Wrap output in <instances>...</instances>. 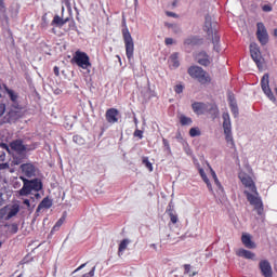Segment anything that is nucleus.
Wrapping results in <instances>:
<instances>
[{
  "mask_svg": "<svg viewBox=\"0 0 277 277\" xmlns=\"http://www.w3.org/2000/svg\"><path fill=\"white\" fill-rule=\"evenodd\" d=\"M203 31L208 34V36L212 37L213 49L216 53L222 51L220 49V36L217 35V22L213 21V17L206 16V22L203 26Z\"/></svg>",
  "mask_w": 277,
  "mask_h": 277,
  "instance_id": "obj_1",
  "label": "nucleus"
},
{
  "mask_svg": "<svg viewBox=\"0 0 277 277\" xmlns=\"http://www.w3.org/2000/svg\"><path fill=\"white\" fill-rule=\"evenodd\" d=\"M10 148L14 153H16L13 155V160H12L13 166H21V163H23V159H25V153L27 151V146L23 144V141L16 140L10 144Z\"/></svg>",
  "mask_w": 277,
  "mask_h": 277,
  "instance_id": "obj_2",
  "label": "nucleus"
},
{
  "mask_svg": "<svg viewBox=\"0 0 277 277\" xmlns=\"http://www.w3.org/2000/svg\"><path fill=\"white\" fill-rule=\"evenodd\" d=\"M24 185L23 187L17 192L18 196H29L31 192H40L42 189V181L39 179L35 180H27L25 177H21Z\"/></svg>",
  "mask_w": 277,
  "mask_h": 277,
  "instance_id": "obj_3",
  "label": "nucleus"
},
{
  "mask_svg": "<svg viewBox=\"0 0 277 277\" xmlns=\"http://www.w3.org/2000/svg\"><path fill=\"white\" fill-rule=\"evenodd\" d=\"M122 38L126 47V55L131 62L133 60V55L135 53V42L133 41V37L131 36V32L129 31V28L127 27V24H124V28L122 29Z\"/></svg>",
  "mask_w": 277,
  "mask_h": 277,
  "instance_id": "obj_4",
  "label": "nucleus"
},
{
  "mask_svg": "<svg viewBox=\"0 0 277 277\" xmlns=\"http://www.w3.org/2000/svg\"><path fill=\"white\" fill-rule=\"evenodd\" d=\"M71 64L79 66L82 70H90L92 68V63H90V56L88 53L82 51H76L72 58Z\"/></svg>",
  "mask_w": 277,
  "mask_h": 277,
  "instance_id": "obj_5",
  "label": "nucleus"
},
{
  "mask_svg": "<svg viewBox=\"0 0 277 277\" xmlns=\"http://www.w3.org/2000/svg\"><path fill=\"white\" fill-rule=\"evenodd\" d=\"M223 131L225 140L232 148H235V140L233 138V123L230 122V115L228 113H223Z\"/></svg>",
  "mask_w": 277,
  "mask_h": 277,
  "instance_id": "obj_6",
  "label": "nucleus"
},
{
  "mask_svg": "<svg viewBox=\"0 0 277 277\" xmlns=\"http://www.w3.org/2000/svg\"><path fill=\"white\" fill-rule=\"evenodd\" d=\"M245 194L247 196V200L254 207L258 215H263V200L261 199V196H259V192L255 188V192H248L245 190Z\"/></svg>",
  "mask_w": 277,
  "mask_h": 277,
  "instance_id": "obj_7",
  "label": "nucleus"
},
{
  "mask_svg": "<svg viewBox=\"0 0 277 277\" xmlns=\"http://www.w3.org/2000/svg\"><path fill=\"white\" fill-rule=\"evenodd\" d=\"M188 75L193 79H197L199 83H209V81H211V79L209 78V74H207V71H205V69L199 66H190L188 68Z\"/></svg>",
  "mask_w": 277,
  "mask_h": 277,
  "instance_id": "obj_8",
  "label": "nucleus"
},
{
  "mask_svg": "<svg viewBox=\"0 0 277 277\" xmlns=\"http://www.w3.org/2000/svg\"><path fill=\"white\" fill-rule=\"evenodd\" d=\"M18 211H21V206L16 203L11 207H4L0 209V220H12V217L18 215Z\"/></svg>",
  "mask_w": 277,
  "mask_h": 277,
  "instance_id": "obj_9",
  "label": "nucleus"
},
{
  "mask_svg": "<svg viewBox=\"0 0 277 277\" xmlns=\"http://www.w3.org/2000/svg\"><path fill=\"white\" fill-rule=\"evenodd\" d=\"M261 88H262L265 96H267V98H269V101H272L273 103H276V96H274V93L272 92V89L269 88V74H265L262 77Z\"/></svg>",
  "mask_w": 277,
  "mask_h": 277,
  "instance_id": "obj_10",
  "label": "nucleus"
},
{
  "mask_svg": "<svg viewBox=\"0 0 277 277\" xmlns=\"http://www.w3.org/2000/svg\"><path fill=\"white\" fill-rule=\"evenodd\" d=\"M250 53L253 62H255L259 70H263V62H261V50L259 49V44L251 43L250 44Z\"/></svg>",
  "mask_w": 277,
  "mask_h": 277,
  "instance_id": "obj_11",
  "label": "nucleus"
},
{
  "mask_svg": "<svg viewBox=\"0 0 277 277\" xmlns=\"http://www.w3.org/2000/svg\"><path fill=\"white\" fill-rule=\"evenodd\" d=\"M256 27V37L259 42L262 45L267 44V42H269V35L267 34V28H265V25L263 23H258Z\"/></svg>",
  "mask_w": 277,
  "mask_h": 277,
  "instance_id": "obj_12",
  "label": "nucleus"
},
{
  "mask_svg": "<svg viewBox=\"0 0 277 277\" xmlns=\"http://www.w3.org/2000/svg\"><path fill=\"white\" fill-rule=\"evenodd\" d=\"M260 272L264 277H273L274 271L272 269V263L267 260H261L259 263Z\"/></svg>",
  "mask_w": 277,
  "mask_h": 277,
  "instance_id": "obj_13",
  "label": "nucleus"
},
{
  "mask_svg": "<svg viewBox=\"0 0 277 277\" xmlns=\"http://www.w3.org/2000/svg\"><path fill=\"white\" fill-rule=\"evenodd\" d=\"M239 179L242 185H245V187H247L250 192H256V185H254V181H252V177H250V175L240 172Z\"/></svg>",
  "mask_w": 277,
  "mask_h": 277,
  "instance_id": "obj_14",
  "label": "nucleus"
},
{
  "mask_svg": "<svg viewBox=\"0 0 277 277\" xmlns=\"http://www.w3.org/2000/svg\"><path fill=\"white\" fill-rule=\"evenodd\" d=\"M106 120L109 124H116L118 122V117L120 116V111L116 108H109L106 110Z\"/></svg>",
  "mask_w": 277,
  "mask_h": 277,
  "instance_id": "obj_15",
  "label": "nucleus"
},
{
  "mask_svg": "<svg viewBox=\"0 0 277 277\" xmlns=\"http://www.w3.org/2000/svg\"><path fill=\"white\" fill-rule=\"evenodd\" d=\"M237 256H240L241 259H247L248 261H256V253L247 250V249H238L236 251Z\"/></svg>",
  "mask_w": 277,
  "mask_h": 277,
  "instance_id": "obj_16",
  "label": "nucleus"
},
{
  "mask_svg": "<svg viewBox=\"0 0 277 277\" xmlns=\"http://www.w3.org/2000/svg\"><path fill=\"white\" fill-rule=\"evenodd\" d=\"M241 241L245 248H248L249 250L256 249V242L252 240V235L250 234H242Z\"/></svg>",
  "mask_w": 277,
  "mask_h": 277,
  "instance_id": "obj_17",
  "label": "nucleus"
},
{
  "mask_svg": "<svg viewBox=\"0 0 277 277\" xmlns=\"http://www.w3.org/2000/svg\"><path fill=\"white\" fill-rule=\"evenodd\" d=\"M21 170L25 176L31 179V176H36V167L31 163H25L21 166Z\"/></svg>",
  "mask_w": 277,
  "mask_h": 277,
  "instance_id": "obj_18",
  "label": "nucleus"
},
{
  "mask_svg": "<svg viewBox=\"0 0 277 277\" xmlns=\"http://www.w3.org/2000/svg\"><path fill=\"white\" fill-rule=\"evenodd\" d=\"M168 64H169V68H171L172 70H176V68L181 66V63L179 62V53L175 52L171 54L168 60Z\"/></svg>",
  "mask_w": 277,
  "mask_h": 277,
  "instance_id": "obj_19",
  "label": "nucleus"
},
{
  "mask_svg": "<svg viewBox=\"0 0 277 277\" xmlns=\"http://www.w3.org/2000/svg\"><path fill=\"white\" fill-rule=\"evenodd\" d=\"M192 107L194 113L197 114V116H202V114L207 111V105L205 103L195 102Z\"/></svg>",
  "mask_w": 277,
  "mask_h": 277,
  "instance_id": "obj_20",
  "label": "nucleus"
},
{
  "mask_svg": "<svg viewBox=\"0 0 277 277\" xmlns=\"http://www.w3.org/2000/svg\"><path fill=\"white\" fill-rule=\"evenodd\" d=\"M51 207H53V200H51L49 197H45L39 203V206L37 208V213H40V211H42V209H51Z\"/></svg>",
  "mask_w": 277,
  "mask_h": 277,
  "instance_id": "obj_21",
  "label": "nucleus"
},
{
  "mask_svg": "<svg viewBox=\"0 0 277 277\" xmlns=\"http://www.w3.org/2000/svg\"><path fill=\"white\" fill-rule=\"evenodd\" d=\"M196 60L198 62V64H200L201 66H209V64H211V61L209 60V55H207V53L201 52L196 56Z\"/></svg>",
  "mask_w": 277,
  "mask_h": 277,
  "instance_id": "obj_22",
  "label": "nucleus"
},
{
  "mask_svg": "<svg viewBox=\"0 0 277 277\" xmlns=\"http://www.w3.org/2000/svg\"><path fill=\"white\" fill-rule=\"evenodd\" d=\"M4 91L6 92L10 101H12V103H18V94L16 93V91L8 88V85L3 84Z\"/></svg>",
  "mask_w": 277,
  "mask_h": 277,
  "instance_id": "obj_23",
  "label": "nucleus"
},
{
  "mask_svg": "<svg viewBox=\"0 0 277 277\" xmlns=\"http://www.w3.org/2000/svg\"><path fill=\"white\" fill-rule=\"evenodd\" d=\"M68 17L64 18V15L60 17V15L54 16L52 21V25H56V27H64L68 23Z\"/></svg>",
  "mask_w": 277,
  "mask_h": 277,
  "instance_id": "obj_24",
  "label": "nucleus"
},
{
  "mask_svg": "<svg viewBox=\"0 0 277 277\" xmlns=\"http://www.w3.org/2000/svg\"><path fill=\"white\" fill-rule=\"evenodd\" d=\"M229 107L234 118L239 116V107H237V102L233 100V96H229Z\"/></svg>",
  "mask_w": 277,
  "mask_h": 277,
  "instance_id": "obj_25",
  "label": "nucleus"
},
{
  "mask_svg": "<svg viewBox=\"0 0 277 277\" xmlns=\"http://www.w3.org/2000/svg\"><path fill=\"white\" fill-rule=\"evenodd\" d=\"M192 122H194L192 120V118H189L185 115L180 116V124H182V127H189V126H192Z\"/></svg>",
  "mask_w": 277,
  "mask_h": 277,
  "instance_id": "obj_26",
  "label": "nucleus"
},
{
  "mask_svg": "<svg viewBox=\"0 0 277 277\" xmlns=\"http://www.w3.org/2000/svg\"><path fill=\"white\" fill-rule=\"evenodd\" d=\"M199 174L202 181L206 182L207 187L210 189V192H213V187L211 186V182H209V177H207V173H205V169H199Z\"/></svg>",
  "mask_w": 277,
  "mask_h": 277,
  "instance_id": "obj_27",
  "label": "nucleus"
},
{
  "mask_svg": "<svg viewBox=\"0 0 277 277\" xmlns=\"http://www.w3.org/2000/svg\"><path fill=\"white\" fill-rule=\"evenodd\" d=\"M21 116H22L21 110H11L9 113V121L14 122V120H18Z\"/></svg>",
  "mask_w": 277,
  "mask_h": 277,
  "instance_id": "obj_28",
  "label": "nucleus"
},
{
  "mask_svg": "<svg viewBox=\"0 0 277 277\" xmlns=\"http://www.w3.org/2000/svg\"><path fill=\"white\" fill-rule=\"evenodd\" d=\"M129 243H131V240H129V239H123L120 242L119 249H118L119 254H122V252H124V250H127Z\"/></svg>",
  "mask_w": 277,
  "mask_h": 277,
  "instance_id": "obj_29",
  "label": "nucleus"
},
{
  "mask_svg": "<svg viewBox=\"0 0 277 277\" xmlns=\"http://www.w3.org/2000/svg\"><path fill=\"white\" fill-rule=\"evenodd\" d=\"M210 172H211V176H212L216 187H219V189H222V184L220 183V180L217 179V174H215V171L213 169H211V167H210Z\"/></svg>",
  "mask_w": 277,
  "mask_h": 277,
  "instance_id": "obj_30",
  "label": "nucleus"
},
{
  "mask_svg": "<svg viewBox=\"0 0 277 277\" xmlns=\"http://www.w3.org/2000/svg\"><path fill=\"white\" fill-rule=\"evenodd\" d=\"M189 135L190 137H200L201 135L200 128H192L189 130Z\"/></svg>",
  "mask_w": 277,
  "mask_h": 277,
  "instance_id": "obj_31",
  "label": "nucleus"
},
{
  "mask_svg": "<svg viewBox=\"0 0 277 277\" xmlns=\"http://www.w3.org/2000/svg\"><path fill=\"white\" fill-rule=\"evenodd\" d=\"M184 274H188V276L194 277V276H196V274H198V273H196V272H193V273H192V265L185 264V265H184Z\"/></svg>",
  "mask_w": 277,
  "mask_h": 277,
  "instance_id": "obj_32",
  "label": "nucleus"
},
{
  "mask_svg": "<svg viewBox=\"0 0 277 277\" xmlns=\"http://www.w3.org/2000/svg\"><path fill=\"white\" fill-rule=\"evenodd\" d=\"M65 8L68 10V12H72V6L70 5V0H63L62 12H64Z\"/></svg>",
  "mask_w": 277,
  "mask_h": 277,
  "instance_id": "obj_33",
  "label": "nucleus"
},
{
  "mask_svg": "<svg viewBox=\"0 0 277 277\" xmlns=\"http://www.w3.org/2000/svg\"><path fill=\"white\" fill-rule=\"evenodd\" d=\"M143 163H144V166L147 168V170H149V172H153V163H150V161L148 160V158H144V159H143Z\"/></svg>",
  "mask_w": 277,
  "mask_h": 277,
  "instance_id": "obj_34",
  "label": "nucleus"
},
{
  "mask_svg": "<svg viewBox=\"0 0 277 277\" xmlns=\"http://www.w3.org/2000/svg\"><path fill=\"white\" fill-rule=\"evenodd\" d=\"M183 90H185V87H183V84H176L174 87L175 94H183Z\"/></svg>",
  "mask_w": 277,
  "mask_h": 277,
  "instance_id": "obj_35",
  "label": "nucleus"
},
{
  "mask_svg": "<svg viewBox=\"0 0 277 277\" xmlns=\"http://www.w3.org/2000/svg\"><path fill=\"white\" fill-rule=\"evenodd\" d=\"M64 217H61L54 225L53 230H60V227L62 226V224H64Z\"/></svg>",
  "mask_w": 277,
  "mask_h": 277,
  "instance_id": "obj_36",
  "label": "nucleus"
},
{
  "mask_svg": "<svg viewBox=\"0 0 277 277\" xmlns=\"http://www.w3.org/2000/svg\"><path fill=\"white\" fill-rule=\"evenodd\" d=\"M134 137H138V140H142L144 137V131L136 129L134 131Z\"/></svg>",
  "mask_w": 277,
  "mask_h": 277,
  "instance_id": "obj_37",
  "label": "nucleus"
},
{
  "mask_svg": "<svg viewBox=\"0 0 277 277\" xmlns=\"http://www.w3.org/2000/svg\"><path fill=\"white\" fill-rule=\"evenodd\" d=\"M170 216V221L172 222V224H176V222H179V216L172 212L169 213Z\"/></svg>",
  "mask_w": 277,
  "mask_h": 277,
  "instance_id": "obj_38",
  "label": "nucleus"
},
{
  "mask_svg": "<svg viewBox=\"0 0 277 277\" xmlns=\"http://www.w3.org/2000/svg\"><path fill=\"white\" fill-rule=\"evenodd\" d=\"M95 272H96V266H93L89 273H85L81 277H94Z\"/></svg>",
  "mask_w": 277,
  "mask_h": 277,
  "instance_id": "obj_39",
  "label": "nucleus"
},
{
  "mask_svg": "<svg viewBox=\"0 0 277 277\" xmlns=\"http://www.w3.org/2000/svg\"><path fill=\"white\" fill-rule=\"evenodd\" d=\"M74 142H76V144H83V138L79 135L74 136Z\"/></svg>",
  "mask_w": 277,
  "mask_h": 277,
  "instance_id": "obj_40",
  "label": "nucleus"
},
{
  "mask_svg": "<svg viewBox=\"0 0 277 277\" xmlns=\"http://www.w3.org/2000/svg\"><path fill=\"white\" fill-rule=\"evenodd\" d=\"M263 12H272L273 8L269 4H264L262 6Z\"/></svg>",
  "mask_w": 277,
  "mask_h": 277,
  "instance_id": "obj_41",
  "label": "nucleus"
},
{
  "mask_svg": "<svg viewBox=\"0 0 277 277\" xmlns=\"http://www.w3.org/2000/svg\"><path fill=\"white\" fill-rule=\"evenodd\" d=\"M164 43L167 44V47H170V45L174 44V39H172V38H166V39H164Z\"/></svg>",
  "mask_w": 277,
  "mask_h": 277,
  "instance_id": "obj_42",
  "label": "nucleus"
},
{
  "mask_svg": "<svg viewBox=\"0 0 277 277\" xmlns=\"http://www.w3.org/2000/svg\"><path fill=\"white\" fill-rule=\"evenodd\" d=\"M162 144L166 147V149L168 150V153H170V143L168 142V140L163 138L162 140Z\"/></svg>",
  "mask_w": 277,
  "mask_h": 277,
  "instance_id": "obj_43",
  "label": "nucleus"
},
{
  "mask_svg": "<svg viewBox=\"0 0 277 277\" xmlns=\"http://www.w3.org/2000/svg\"><path fill=\"white\" fill-rule=\"evenodd\" d=\"M166 14H167V16H170L171 18H179V15L174 12L167 11Z\"/></svg>",
  "mask_w": 277,
  "mask_h": 277,
  "instance_id": "obj_44",
  "label": "nucleus"
},
{
  "mask_svg": "<svg viewBox=\"0 0 277 277\" xmlns=\"http://www.w3.org/2000/svg\"><path fill=\"white\" fill-rule=\"evenodd\" d=\"M0 148H2L3 150H8V153H10V146L5 143H1Z\"/></svg>",
  "mask_w": 277,
  "mask_h": 277,
  "instance_id": "obj_45",
  "label": "nucleus"
},
{
  "mask_svg": "<svg viewBox=\"0 0 277 277\" xmlns=\"http://www.w3.org/2000/svg\"><path fill=\"white\" fill-rule=\"evenodd\" d=\"M171 31H173V34H180L181 32V27L175 24V28H171Z\"/></svg>",
  "mask_w": 277,
  "mask_h": 277,
  "instance_id": "obj_46",
  "label": "nucleus"
},
{
  "mask_svg": "<svg viewBox=\"0 0 277 277\" xmlns=\"http://www.w3.org/2000/svg\"><path fill=\"white\" fill-rule=\"evenodd\" d=\"M5 114V104H0V116Z\"/></svg>",
  "mask_w": 277,
  "mask_h": 277,
  "instance_id": "obj_47",
  "label": "nucleus"
},
{
  "mask_svg": "<svg viewBox=\"0 0 277 277\" xmlns=\"http://www.w3.org/2000/svg\"><path fill=\"white\" fill-rule=\"evenodd\" d=\"M8 168H10V164L6 163H0V170H8Z\"/></svg>",
  "mask_w": 277,
  "mask_h": 277,
  "instance_id": "obj_48",
  "label": "nucleus"
},
{
  "mask_svg": "<svg viewBox=\"0 0 277 277\" xmlns=\"http://www.w3.org/2000/svg\"><path fill=\"white\" fill-rule=\"evenodd\" d=\"M0 161H5V151L0 150Z\"/></svg>",
  "mask_w": 277,
  "mask_h": 277,
  "instance_id": "obj_49",
  "label": "nucleus"
},
{
  "mask_svg": "<svg viewBox=\"0 0 277 277\" xmlns=\"http://www.w3.org/2000/svg\"><path fill=\"white\" fill-rule=\"evenodd\" d=\"M184 43L194 44V39L193 38H187V39H185Z\"/></svg>",
  "mask_w": 277,
  "mask_h": 277,
  "instance_id": "obj_50",
  "label": "nucleus"
},
{
  "mask_svg": "<svg viewBox=\"0 0 277 277\" xmlns=\"http://www.w3.org/2000/svg\"><path fill=\"white\" fill-rule=\"evenodd\" d=\"M85 265H88L87 263L84 264H81L78 268H76L74 272L77 273V272H81V269H83V267H85Z\"/></svg>",
  "mask_w": 277,
  "mask_h": 277,
  "instance_id": "obj_51",
  "label": "nucleus"
},
{
  "mask_svg": "<svg viewBox=\"0 0 277 277\" xmlns=\"http://www.w3.org/2000/svg\"><path fill=\"white\" fill-rule=\"evenodd\" d=\"M168 29H175L176 28V24H167Z\"/></svg>",
  "mask_w": 277,
  "mask_h": 277,
  "instance_id": "obj_52",
  "label": "nucleus"
},
{
  "mask_svg": "<svg viewBox=\"0 0 277 277\" xmlns=\"http://www.w3.org/2000/svg\"><path fill=\"white\" fill-rule=\"evenodd\" d=\"M54 75H56V77H60V67H54Z\"/></svg>",
  "mask_w": 277,
  "mask_h": 277,
  "instance_id": "obj_53",
  "label": "nucleus"
},
{
  "mask_svg": "<svg viewBox=\"0 0 277 277\" xmlns=\"http://www.w3.org/2000/svg\"><path fill=\"white\" fill-rule=\"evenodd\" d=\"M24 205H26V207L29 209V207H31V202L29 201V199H25L24 200Z\"/></svg>",
  "mask_w": 277,
  "mask_h": 277,
  "instance_id": "obj_54",
  "label": "nucleus"
},
{
  "mask_svg": "<svg viewBox=\"0 0 277 277\" xmlns=\"http://www.w3.org/2000/svg\"><path fill=\"white\" fill-rule=\"evenodd\" d=\"M133 120H134V124H135V127H137V124H138V121H137V117H133Z\"/></svg>",
  "mask_w": 277,
  "mask_h": 277,
  "instance_id": "obj_55",
  "label": "nucleus"
},
{
  "mask_svg": "<svg viewBox=\"0 0 277 277\" xmlns=\"http://www.w3.org/2000/svg\"><path fill=\"white\" fill-rule=\"evenodd\" d=\"M150 248H153L154 250H157V245L151 243V245H150Z\"/></svg>",
  "mask_w": 277,
  "mask_h": 277,
  "instance_id": "obj_56",
  "label": "nucleus"
},
{
  "mask_svg": "<svg viewBox=\"0 0 277 277\" xmlns=\"http://www.w3.org/2000/svg\"><path fill=\"white\" fill-rule=\"evenodd\" d=\"M274 36H275V38H277V28L274 29Z\"/></svg>",
  "mask_w": 277,
  "mask_h": 277,
  "instance_id": "obj_57",
  "label": "nucleus"
},
{
  "mask_svg": "<svg viewBox=\"0 0 277 277\" xmlns=\"http://www.w3.org/2000/svg\"><path fill=\"white\" fill-rule=\"evenodd\" d=\"M3 205V199L1 198V195H0V207Z\"/></svg>",
  "mask_w": 277,
  "mask_h": 277,
  "instance_id": "obj_58",
  "label": "nucleus"
},
{
  "mask_svg": "<svg viewBox=\"0 0 277 277\" xmlns=\"http://www.w3.org/2000/svg\"><path fill=\"white\" fill-rule=\"evenodd\" d=\"M0 8H3V0H0Z\"/></svg>",
  "mask_w": 277,
  "mask_h": 277,
  "instance_id": "obj_59",
  "label": "nucleus"
},
{
  "mask_svg": "<svg viewBox=\"0 0 277 277\" xmlns=\"http://www.w3.org/2000/svg\"><path fill=\"white\" fill-rule=\"evenodd\" d=\"M36 196L38 197V196H40V194H37Z\"/></svg>",
  "mask_w": 277,
  "mask_h": 277,
  "instance_id": "obj_60",
  "label": "nucleus"
},
{
  "mask_svg": "<svg viewBox=\"0 0 277 277\" xmlns=\"http://www.w3.org/2000/svg\"><path fill=\"white\" fill-rule=\"evenodd\" d=\"M135 1V3H137V0H134Z\"/></svg>",
  "mask_w": 277,
  "mask_h": 277,
  "instance_id": "obj_61",
  "label": "nucleus"
},
{
  "mask_svg": "<svg viewBox=\"0 0 277 277\" xmlns=\"http://www.w3.org/2000/svg\"><path fill=\"white\" fill-rule=\"evenodd\" d=\"M0 98H1V93H0Z\"/></svg>",
  "mask_w": 277,
  "mask_h": 277,
  "instance_id": "obj_62",
  "label": "nucleus"
},
{
  "mask_svg": "<svg viewBox=\"0 0 277 277\" xmlns=\"http://www.w3.org/2000/svg\"><path fill=\"white\" fill-rule=\"evenodd\" d=\"M0 248H1V242H0Z\"/></svg>",
  "mask_w": 277,
  "mask_h": 277,
  "instance_id": "obj_63",
  "label": "nucleus"
}]
</instances>
